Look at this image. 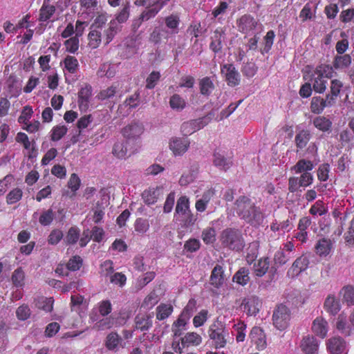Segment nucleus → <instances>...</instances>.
I'll return each instance as SVG.
<instances>
[{
  "mask_svg": "<svg viewBox=\"0 0 354 354\" xmlns=\"http://www.w3.org/2000/svg\"><path fill=\"white\" fill-rule=\"evenodd\" d=\"M340 293L343 296V300L347 303L348 306L354 305V287L347 286L344 287Z\"/></svg>",
  "mask_w": 354,
  "mask_h": 354,
  "instance_id": "58",
  "label": "nucleus"
},
{
  "mask_svg": "<svg viewBox=\"0 0 354 354\" xmlns=\"http://www.w3.org/2000/svg\"><path fill=\"white\" fill-rule=\"evenodd\" d=\"M91 95L92 87L89 84H86L80 90L78 93V103L80 108H86L88 106Z\"/></svg>",
  "mask_w": 354,
  "mask_h": 354,
  "instance_id": "30",
  "label": "nucleus"
},
{
  "mask_svg": "<svg viewBox=\"0 0 354 354\" xmlns=\"http://www.w3.org/2000/svg\"><path fill=\"white\" fill-rule=\"evenodd\" d=\"M162 194V187L156 186V187H149L143 191L141 194L142 199L147 205L155 204L159 197Z\"/></svg>",
  "mask_w": 354,
  "mask_h": 354,
  "instance_id": "12",
  "label": "nucleus"
},
{
  "mask_svg": "<svg viewBox=\"0 0 354 354\" xmlns=\"http://www.w3.org/2000/svg\"><path fill=\"white\" fill-rule=\"evenodd\" d=\"M131 5L129 2H126L122 5V8L116 13L115 19V22L119 24H124L127 21L130 17Z\"/></svg>",
  "mask_w": 354,
  "mask_h": 354,
  "instance_id": "33",
  "label": "nucleus"
},
{
  "mask_svg": "<svg viewBox=\"0 0 354 354\" xmlns=\"http://www.w3.org/2000/svg\"><path fill=\"white\" fill-rule=\"evenodd\" d=\"M351 63V57L349 55H337L333 62L335 69L348 67Z\"/></svg>",
  "mask_w": 354,
  "mask_h": 354,
  "instance_id": "48",
  "label": "nucleus"
},
{
  "mask_svg": "<svg viewBox=\"0 0 354 354\" xmlns=\"http://www.w3.org/2000/svg\"><path fill=\"white\" fill-rule=\"evenodd\" d=\"M310 138L311 135L308 130H301L299 131L295 138L297 147L300 149L305 148Z\"/></svg>",
  "mask_w": 354,
  "mask_h": 354,
  "instance_id": "35",
  "label": "nucleus"
},
{
  "mask_svg": "<svg viewBox=\"0 0 354 354\" xmlns=\"http://www.w3.org/2000/svg\"><path fill=\"white\" fill-rule=\"evenodd\" d=\"M250 272L248 268L243 267L241 268L233 276L232 280L234 282L241 285L245 286L250 279L249 276Z\"/></svg>",
  "mask_w": 354,
  "mask_h": 354,
  "instance_id": "32",
  "label": "nucleus"
},
{
  "mask_svg": "<svg viewBox=\"0 0 354 354\" xmlns=\"http://www.w3.org/2000/svg\"><path fill=\"white\" fill-rule=\"evenodd\" d=\"M122 338L116 332L110 333L106 338L105 346L109 351L115 349L120 344Z\"/></svg>",
  "mask_w": 354,
  "mask_h": 354,
  "instance_id": "42",
  "label": "nucleus"
},
{
  "mask_svg": "<svg viewBox=\"0 0 354 354\" xmlns=\"http://www.w3.org/2000/svg\"><path fill=\"white\" fill-rule=\"evenodd\" d=\"M98 4V0H80L81 9L88 13L94 12L97 8Z\"/></svg>",
  "mask_w": 354,
  "mask_h": 354,
  "instance_id": "59",
  "label": "nucleus"
},
{
  "mask_svg": "<svg viewBox=\"0 0 354 354\" xmlns=\"http://www.w3.org/2000/svg\"><path fill=\"white\" fill-rule=\"evenodd\" d=\"M258 21L251 15L244 14L238 18L236 24L238 30L245 35H250L253 32L258 26Z\"/></svg>",
  "mask_w": 354,
  "mask_h": 354,
  "instance_id": "5",
  "label": "nucleus"
},
{
  "mask_svg": "<svg viewBox=\"0 0 354 354\" xmlns=\"http://www.w3.org/2000/svg\"><path fill=\"white\" fill-rule=\"evenodd\" d=\"M190 142L187 138H173L169 142V149L174 155L183 156L187 152L189 147Z\"/></svg>",
  "mask_w": 354,
  "mask_h": 354,
  "instance_id": "9",
  "label": "nucleus"
},
{
  "mask_svg": "<svg viewBox=\"0 0 354 354\" xmlns=\"http://www.w3.org/2000/svg\"><path fill=\"white\" fill-rule=\"evenodd\" d=\"M336 328L344 335H350L351 330L349 326H347L346 317L344 314L342 313L338 316L336 323Z\"/></svg>",
  "mask_w": 354,
  "mask_h": 354,
  "instance_id": "53",
  "label": "nucleus"
},
{
  "mask_svg": "<svg viewBox=\"0 0 354 354\" xmlns=\"http://www.w3.org/2000/svg\"><path fill=\"white\" fill-rule=\"evenodd\" d=\"M313 168L314 165L312 161L301 159L291 168V170L294 171L296 174H303L304 172H309Z\"/></svg>",
  "mask_w": 354,
  "mask_h": 354,
  "instance_id": "34",
  "label": "nucleus"
},
{
  "mask_svg": "<svg viewBox=\"0 0 354 354\" xmlns=\"http://www.w3.org/2000/svg\"><path fill=\"white\" fill-rule=\"evenodd\" d=\"M122 27L115 22V20H111L107 28L104 30V40L105 44H109L115 36L121 30Z\"/></svg>",
  "mask_w": 354,
  "mask_h": 354,
  "instance_id": "26",
  "label": "nucleus"
},
{
  "mask_svg": "<svg viewBox=\"0 0 354 354\" xmlns=\"http://www.w3.org/2000/svg\"><path fill=\"white\" fill-rule=\"evenodd\" d=\"M213 164L219 169L226 171L232 166L233 162L231 158L225 156L224 151L216 149L213 154Z\"/></svg>",
  "mask_w": 354,
  "mask_h": 354,
  "instance_id": "13",
  "label": "nucleus"
},
{
  "mask_svg": "<svg viewBox=\"0 0 354 354\" xmlns=\"http://www.w3.org/2000/svg\"><path fill=\"white\" fill-rule=\"evenodd\" d=\"M312 224V219L310 216H303L299 220L297 225V230L294 235V238L299 241L301 243H304L308 239V228Z\"/></svg>",
  "mask_w": 354,
  "mask_h": 354,
  "instance_id": "8",
  "label": "nucleus"
},
{
  "mask_svg": "<svg viewBox=\"0 0 354 354\" xmlns=\"http://www.w3.org/2000/svg\"><path fill=\"white\" fill-rule=\"evenodd\" d=\"M23 196V192L20 188L12 189L6 196V203L12 205L19 201Z\"/></svg>",
  "mask_w": 354,
  "mask_h": 354,
  "instance_id": "60",
  "label": "nucleus"
},
{
  "mask_svg": "<svg viewBox=\"0 0 354 354\" xmlns=\"http://www.w3.org/2000/svg\"><path fill=\"white\" fill-rule=\"evenodd\" d=\"M44 1H46V0ZM55 6L52 5H47L46 4V2H44L39 10V20L40 21H48L55 14Z\"/></svg>",
  "mask_w": 354,
  "mask_h": 354,
  "instance_id": "39",
  "label": "nucleus"
},
{
  "mask_svg": "<svg viewBox=\"0 0 354 354\" xmlns=\"http://www.w3.org/2000/svg\"><path fill=\"white\" fill-rule=\"evenodd\" d=\"M314 126L323 132L329 131L332 127V122L324 116H317L313 120Z\"/></svg>",
  "mask_w": 354,
  "mask_h": 354,
  "instance_id": "41",
  "label": "nucleus"
},
{
  "mask_svg": "<svg viewBox=\"0 0 354 354\" xmlns=\"http://www.w3.org/2000/svg\"><path fill=\"white\" fill-rule=\"evenodd\" d=\"M274 37L275 33L273 30H270L267 32L266 36L263 37V47L260 49V52L262 55L268 53L271 50Z\"/></svg>",
  "mask_w": 354,
  "mask_h": 354,
  "instance_id": "47",
  "label": "nucleus"
},
{
  "mask_svg": "<svg viewBox=\"0 0 354 354\" xmlns=\"http://www.w3.org/2000/svg\"><path fill=\"white\" fill-rule=\"evenodd\" d=\"M324 308L329 314L334 316L340 310L341 305L339 299L334 295H328L324 301Z\"/></svg>",
  "mask_w": 354,
  "mask_h": 354,
  "instance_id": "29",
  "label": "nucleus"
},
{
  "mask_svg": "<svg viewBox=\"0 0 354 354\" xmlns=\"http://www.w3.org/2000/svg\"><path fill=\"white\" fill-rule=\"evenodd\" d=\"M188 320L178 316V319L173 323L171 331L174 337H180L184 330H186V326Z\"/></svg>",
  "mask_w": 354,
  "mask_h": 354,
  "instance_id": "38",
  "label": "nucleus"
},
{
  "mask_svg": "<svg viewBox=\"0 0 354 354\" xmlns=\"http://www.w3.org/2000/svg\"><path fill=\"white\" fill-rule=\"evenodd\" d=\"M196 308V301L190 299L179 316L187 320H189Z\"/></svg>",
  "mask_w": 354,
  "mask_h": 354,
  "instance_id": "52",
  "label": "nucleus"
},
{
  "mask_svg": "<svg viewBox=\"0 0 354 354\" xmlns=\"http://www.w3.org/2000/svg\"><path fill=\"white\" fill-rule=\"evenodd\" d=\"M333 248V242L328 238L319 239L315 246V250L317 254L320 257H326L328 255Z\"/></svg>",
  "mask_w": 354,
  "mask_h": 354,
  "instance_id": "19",
  "label": "nucleus"
},
{
  "mask_svg": "<svg viewBox=\"0 0 354 354\" xmlns=\"http://www.w3.org/2000/svg\"><path fill=\"white\" fill-rule=\"evenodd\" d=\"M225 32L222 28H216L211 37L212 41L209 44L210 49L215 53H218L222 49V38Z\"/></svg>",
  "mask_w": 354,
  "mask_h": 354,
  "instance_id": "23",
  "label": "nucleus"
},
{
  "mask_svg": "<svg viewBox=\"0 0 354 354\" xmlns=\"http://www.w3.org/2000/svg\"><path fill=\"white\" fill-rule=\"evenodd\" d=\"M314 76L313 89L318 93H324L326 89L327 80L325 77H319V75Z\"/></svg>",
  "mask_w": 354,
  "mask_h": 354,
  "instance_id": "64",
  "label": "nucleus"
},
{
  "mask_svg": "<svg viewBox=\"0 0 354 354\" xmlns=\"http://www.w3.org/2000/svg\"><path fill=\"white\" fill-rule=\"evenodd\" d=\"M80 238V230L77 227H71L69 228L66 238L65 242L66 245H74Z\"/></svg>",
  "mask_w": 354,
  "mask_h": 354,
  "instance_id": "57",
  "label": "nucleus"
},
{
  "mask_svg": "<svg viewBox=\"0 0 354 354\" xmlns=\"http://www.w3.org/2000/svg\"><path fill=\"white\" fill-rule=\"evenodd\" d=\"M270 261L268 257L261 258L254 264V272L257 277H263L268 272Z\"/></svg>",
  "mask_w": 354,
  "mask_h": 354,
  "instance_id": "31",
  "label": "nucleus"
},
{
  "mask_svg": "<svg viewBox=\"0 0 354 354\" xmlns=\"http://www.w3.org/2000/svg\"><path fill=\"white\" fill-rule=\"evenodd\" d=\"M252 202V199L246 196H240L236 198L234 203V210L240 219L243 220Z\"/></svg>",
  "mask_w": 354,
  "mask_h": 354,
  "instance_id": "10",
  "label": "nucleus"
},
{
  "mask_svg": "<svg viewBox=\"0 0 354 354\" xmlns=\"http://www.w3.org/2000/svg\"><path fill=\"white\" fill-rule=\"evenodd\" d=\"M143 131L144 128L142 124L133 122L124 127L122 133L127 139H135L138 138Z\"/></svg>",
  "mask_w": 354,
  "mask_h": 354,
  "instance_id": "17",
  "label": "nucleus"
},
{
  "mask_svg": "<svg viewBox=\"0 0 354 354\" xmlns=\"http://www.w3.org/2000/svg\"><path fill=\"white\" fill-rule=\"evenodd\" d=\"M221 73L224 77L227 84L234 87L241 82V75L232 64H225L221 66Z\"/></svg>",
  "mask_w": 354,
  "mask_h": 354,
  "instance_id": "6",
  "label": "nucleus"
},
{
  "mask_svg": "<svg viewBox=\"0 0 354 354\" xmlns=\"http://www.w3.org/2000/svg\"><path fill=\"white\" fill-rule=\"evenodd\" d=\"M64 68L70 73H75L79 67V63L76 57L71 55H67L64 60Z\"/></svg>",
  "mask_w": 354,
  "mask_h": 354,
  "instance_id": "49",
  "label": "nucleus"
},
{
  "mask_svg": "<svg viewBox=\"0 0 354 354\" xmlns=\"http://www.w3.org/2000/svg\"><path fill=\"white\" fill-rule=\"evenodd\" d=\"M128 145L129 141L125 140L116 142L113 147V155L118 159H126L129 156Z\"/></svg>",
  "mask_w": 354,
  "mask_h": 354,
  "instance_id": "24",
  "label": "nucleus"
},
{
  "mask_svg": "<svg viewBox=\"0 0 354 354\" xmlns=\"http://www.w3.org/2000/svg\"><path fill=\"white\" fill-rule=\"evenodd\" d=\"M91 31L88 35V45L92 48H97L100 46L102 41L101 30L91 28Z\"/></svg>",
  "mask_w": 354,
  "mask_h": 354,
  "instance_id": "37",
  "label": "nucleus"
},
{
  "mask_svg": "<svg viewBox=\"0 0 354 354\" xmlns=\"http://www.w3.org/2000/svg\"><path fill=\"white\" fill-rule=\"evenodd\" d=\"M209 283L216 288H219L224 283V270L222 266L216 264L213 268L209 277Z\"/></svg>",
  "mask_w": 354,
  "mask_h": 354,
  "instance_id": "18",
  "label": "nucleus"
},
{
  "mask_svg": "<svg viewBox=\"0 0 354 354\" xmlns=\"http://www.w3.org/2000/svg\"><path fill=\"white\" fill-rule=\"evenodd\" d=\"M301 348L306 354H313L318 349L317 341L314 337L308 335L303 338Z\"/></svg>",
  "mask_w": 354,
  "mask_h": 354,
  "instance_id": "25",
  "label": "nucleus"
},
{
  "mask_svg": "<svg viewBox=\"0 0 354 354\" xmlns=\"http://www.w3.org/2000/svg\"><path fill=\"white\" fill-rule=\"evenodd\" d=\"M344 87L343 82L337 79L331 80L330 84V91L326 97L328 98V103L334 105L336 103L337 97L339 96Z\"/></svg>",
  "mask_w": 354,
  "mask_h": 354,
  "instance_id": "15",
  "label": "nucleus"
},
{
  "mask_svg": "<svg viewBox=\"0 0 354 354\" xmlns=\"http://www.w3.org/2000/svg\"><path fill=\"white\" fill-rule=\"evenodd\" d=\"M260 301L257 297H250L243 300L241 306L248 315H256L259 311Z\"/></svg>",
  "mask_w": 354,
  "mask_h": 354,
  "instance_id": "16",
  "label": "nucleus"
},
{
  "mask_svg": "<svg viewBox=\"0 0 354 354\" xmlns=\"http://www.w3.org/2000/svg\"><path fill=\"white\" fill-rule=\"evenodd\" d=\"M250 337L259 351H262L266 348V336L261 328L254 327L250 332Z\"/></svg>",
  "mask_w": 354,
  "mask_h": 354,
  "instance_id": "14",
  "label": "nucleus"
},
{
  "mask_svg": "<svg viewBox=\"0 0 354 354\" xmlns=\"http://www.w3.org/2000/svg\"><path fill=\"white\" fill-rule=\"evenodd\" d=\"M309 265V259L307 257L302 255L298 257L288 270L287 274L289 277H297L301 272L306 270Z\"/></svg>",
  "mask_w": 354,
  "mask_h": 354,
  "instance_id": "11",
  "label": "nucleus"
},
{
  "mask_svg": "<svg viewBox=\"0 0 354 354\" xmlns=\"http://www.w3.org/2000/svg\"><path fill=\"white\" fill-rule=\"evenodd\" d=\"M216 230L212 227H207L202 231L201 239L206 245L212 244L216 241Z\"/></svg>",
  "mask_w": 354,
  "mask_h": 354,
  "instance_id": "50",
  "label": "nucleus"
},
{
  "mask_svg": "<svg viewBox=\"0 0 354 354\" xmlns=\"http://www.w3.org/2000/svg\"><path fill=\"white\" fill-rule=\"evenodd\" d=\"M208 333L212 345L216 349L225 348L228 342L233 341L225 324L218 320L210 325Z\"/></svg>",
  "mask_w": 354,
  "mask_h": 354,
  "instance_id": "1",
  "label": "nucleus"
},
{
  "mask_svg": "<svg viewBox=\"0 0 354 354\" xmlns=\"http://www.w3.org/2000/svg\"><path fill=\"white\" fill-rule=\"evenodd\" d=\"M332 106L333 105L331 103H328L326 97L324 99L320 96H315L311 100L310 111L313 113L319 114L322 113L326 107H330Z\"/></svg>",
  "mask_w": 354,
  "mask_h": 354,
  "instance_id": "21",
  "label": "nucleus"
},
{
  "mask_svg": "<svg viewBox=\"0 0 354 354\" xmlns=\"http://www.w3.org/2000/svg\"><path fill=\"white\" fill-rule=\"evenodd\" d=\"M346 348V343L344 340L338 337H332L328 340L327 348L330 354H342Z\"/></svg>",
  "mask_w": 354,
  "mask_h": 354,
  "instance_id": "20",
  "label": "nucleus"
},
{
  "mask_svg": "<svg viewBox=\"0 0 354 354\" xmlns=\"http://www.w3.org/2000/svg\"><path fill=\"white\" fill-rule=\"evenodd\" d=\"M189 211H190V209L188 198L185 196H180L177 201L176 213L178 215H180Z\"/></svg>",
  "mask_w": 354,
  "mask_h": 354,
  "instance_id": "51",
  "label": "nucleus"
},
{
  "mask_svg": "<svg viewBox=\"0 0 354 354\" xmlns=\"http://www.w3.org/2000/svg\"><path fill=\"white\" fill-rule=\"evenodd\" d=\"M83 264V259L79 255L73 256L66 263V268L70 271H77Z\"/></svg>",
  "mask_w": 354,
  "mask_h": 354,
  "instance_id": "62",
  "label": "nucleus"
},
{
  "mask_svg": "<svg viewBox=\"0 0 354 354\" xmlns=\"http://www.w3.org/2000/svg\"><path fill=\"white\" fill-rule=\"evenodd\" d=\"M183 347L196 346L201 344V336L194 332H189L180 339Z\"/></svg>",
  "mask_w": 354,
  "mask_h": 354,
  "instance_id": "27",
  "label": "nucleus"
},
{
  "mask_svg": "<svg viewBox=\"0 0 354 354\" xmlns=\"http://www.w3.org/2000/svg\"><path fill=\"white\" fill-rule=\"evenodd\" d=\"M174 308L171 304H160L156 308V319L162 321L168 318L173 313Z\"/></svg>",
  "mask_w": 354,
  "mask_h": 354,
  "instance_id": "36",
  "label": "nucleus"
},
{
  "mask_svg": "<svg viewBox=\"0 0 354 354\" xmlns=\"http://www.w3.org/2000/svg\"><path fill=\"white\" fill-rule=\"evenodd\" d=\"M200 93L205 96H209L214 88V85L210 77H205L199 81Z\"/></svg>",
  "mask_w": 354,
  "mask_h": 354,
  "instance_id": "43",
  "label": "nucleus"
},
{
  "mask_svg": "<svg viewBox=\"0 0 354 354\" xmlns=\"http://www.w3.org/2000/svg\"><path fill=\"white\" fill-rule=\"evenodd\" d=\"M169 105L172 109L180 111L185 107L186 102L180 95L174 94L170 97Z\"/></svg>",
  "mask_w": 354,
  "mask_h": 354,
  "instance_id": "54",
  "label": "nucleus"
},
{
  "mask_svg": "<svg viewBox=\"0 0 354 354\" xmlns=\"http://www.w3.org/2000/svg\"><path fill=\"white\" fill-rule=\"evenodd\" d=\"M333 66L328 64H320L316 67L313 75H319V77L329 79L333 77Z\"/></svg>",
  "mask_w": 354,
  "mask_h": 354,
  "instance_id": "40",
  "label": "nucleus"
},
{
  "mask_svg": "<svg viewBox=\"0 0 354 354\" xmlns=\"http://www.w3.org/2000/svg\"><path fill=\"white\" fill-rule=\"evenodd\" d=\"M161 10V6L159 7H148L146 6L145 10H144L140 16L141 17V20L148 21L153 17L160 12Z\"/></svg>",
  "mask_w": 354,
  "mask_h": 354,
  "instance_id": "63",
  "label": "nucleus"
},
{
  "mask_svg": "<svg viewBox=\"0 0 354 354\" xmlns=\"http://www.w3.org/2000/svg\"><path fill=\"white\" fill-rule=\"evenodd\" d=\"M290 319V310L283 304H280L274 311L272 315L273 324L280 330H284L288 325Z\"/></svg>",
  "mask_w": 354,
  "mask_h": 354,
  "instance_id": "3",
  "label": "nucleus"
},
{
  "mask_svg": "<svg viewBox=\"0 0 354 354\" xmlns=\"http://www.w3.org/2000/svg\"><path fill=\"white\" fill-rule=\"evenodd\" d=\"M167 27L172 30V33H178L180 19L176 15H171L165 19Z\"/></svg>",
  "mask_w": 354,
  "mask_h": 354,
  "instance_id": "61",
  "label": "nucleus"
},
{
  "mask_svg": "<svg viewBox=\"0 0 354 354\" xmlns=\"http://www.w3.org/2000/svg\"><path fill=\"white\" fill-rule=\"evenodd\" d=\"M265 214L262 209L252 201L243 221L254 227H259L263 224Z\"/></svg>",
  "mask_w": 354,
  "mask_h": 354,
  "instance_id": "4",
  "label": "nucleus"
},
{
  "mask_svg": "<svg viewBox=\"0 0 354 354\" xmlns=\"http://www.w3.org/2000/svg\"><path fill=\"white\" fill-rule=\"evenodd\" d=\"M313 332L318 337L324 339L328 333V323L322 317H317L313 322Z\"/></svg>",
  "mask_w": 354,
  "mask_h": 354,
  "instance_id": "22",
  "label": "nucleus"
},
{
  "mask_svg": "<svg viewBox=\"0 0 354 354\" xmlns=\"http://www.w3.org/2000/svg\"><path fill=\"white\" fill-rule=\"evenodd\" d=\"M68 132L65 125H56L50 131V140L53 142L60 140Z\"/></svg>",
  "mask_w": 354,
  "mask_h": 354,
  "instance_id": "44",
  "label": "nucleus"
},
{
  "mask_svg": "<svg viewBox=\"0 0 354 354\" xmlns=\"http://www.w3.org/2000/svg\"><path fill=\"white\" fill-rule=\"evenodd\" d=\"M81 185V180L76 174H72L68 181V187L71 190L72 194H68V192L66 194V196L72 198L76 195V192L80 189Z\"/></svg>",
  "mask_w": 354,
  "mask_h": 354,
  "instance_id": "46",
  "label": "nucleus"
},
{
  "mask_svg": "<svg viewBox=\"0 0 354 354\" xmlns=\"http://www.w3.org/2000/svg\"><path fill=\"white\" fill-rule=\"evenodd\" d=\"M180 224L183 227H189L194 225L197 221V215L192 213L191 210L180 215Z\"/></svg>",
  "mask_w": 354,
  "mask_h": 354,
  "instance_id": "55",
  "label": "nucleus"
},
{
  "mask_svg": "<svg viewBox=\"0 0 354 354\" xmlns=\"http://www.w3.org/2000/svg\"><path fill=\"white\" fill-rule=\"evenodd\" d=\"M12 281L14 286L22 287L24 285L25 273L21 268H17L12 274Z\"/></svg>",
  "mask_w": 354,
  "mask_h": 354,
  "instance_id": "56",
  "label": "nucleus"
},
{
  "mask_svg": "<svg viewBox=\"0 0 354 354\" xmlns=\"http://www.w3.org/2000/svg\"><path fill=\"white\" fill-rule=\"evenodd\" d=\"M208 124V118L206 117L192 120L182 124L180 130L184 136H189L196 131L200 130Z\"/></svg>",
  "mask_w": 354,
  "mask_h": 354,
  "instance_id": "7",
  "label": "nucleus"
},
{
  "mask_svg": "<svg viewBox=\"0 0 354 354\" xmlns=\"http://www.w3.org/2000/svg\"><path fill=\"white\" fill-rule=\"evenodd\" d=\"M221 241L224 247L239 251L244 247V240L241 231L234 228L224 230L221 236Z\"/></svg>",
  "mask_w": 354,
  "mask_h": 354,
  "instance_id": "2",
  "label": "nucleus"
},
{
  "mask_svg": "<svg viewBox=\"0 0 354 354\" xmlns=\"http://www.w3.org/2000/svg\"><path fill=\"white\" fill-rule=\"evenodd\" d=\"M214 192L209 189L203 194L202 198L196 201L195 207L198 212H203L205 211L207 205L208 204Z\"/></svg>",
  "mask_w": 354,
  "mask_h": 354,
  "instance_id": "45",
  "label": "nucleus"
},
{
  "mask_svg": "<svg viewBox=\"0 0 354 354\" xmlns=\"http://www.w3.org/2000/svg\"><path fill=\"white\" fill-rule=\"evenodd\" d=\"M152 326L151 317L148 314H138L135 317V327L142 331L148 330Z\"/></svg>",
  "mask_w": 354,
  "mask_h": 354,
  "instance_id": "28",
  "label": "nucleus"
}]
</instances>
